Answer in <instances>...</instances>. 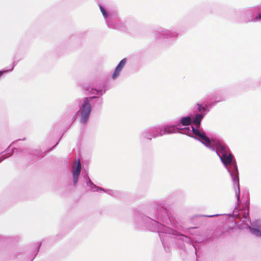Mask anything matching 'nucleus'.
I'll use <instances>...</instances> for the list:
<instances>
[{
	"mask_svg": "<svg viewBox=\"0 0 261 261\" xmlns=\"http://www.w3.org/2000/svg\"><path fill=\"white\" fill-rule=\"evenodd\" d=\"M77 165L76 166H73V181L74 185H75L77 181L79 175L81 170V164L80 163V160L79 159L76 161Z\"/></svg>",
	"mask_w": 261,
	"mask_h": 261,
	"instance_id": "obj_2",
	"label": "nucleus"
},
{
	"mask_svg": "<svg viewBox=\"0 0 261 261\" xmlns=\"http://www.w3.org/2000/svg\"><path fill=\"white\" fill-rule=\"evenodd\" d=\"M220 158L224 165L227 166L231 163L233 156L229 152H228L221 156H220Z\"/></svg>",
	"mask_w": 261,
	"mask_h": 261,
	"instance_id": "obj_4",
	"label": "nucleus"
},
{
	"mask_svg": "<svg viewBox=\"0 0 261 261\" xmlns=\"http://www.w3.org/2000/svg\"><path fill=\"white\" fill-rule=\"evenodd\" d=\"M3 73V71H0V76H1L2 75Z\"/></svg>",
	"mask_w": 261,
	"mask_h": 261,
	"instance_id": "obj_16",
	"label": "nucleus"
},
{
	"mask_svg": "<svg viewBox=\"0 0 261 261\" xmlns=\"http://www.w3.org/2000/svg\"><path fill=\"white\" fill-rule=\"evenodd\" d=\"M257 19L259 20L261 19V14L258 15V17L256 18Z\"/></svg>",
	"mask_w": 261,
	"mask_h": 261,
	"instance_id": "obj_15",
	"label": "nucleus"
},
{
	"mask_svg": "<svg viewBox=\"0 0 261 261\" xmlns=\"http://www.w3.org/2000/svg\"><path fill=\"white\" fill-rule=\"evenodd\" d=\"M217 155H219V156H220L219 153H217Z\"/></svg>",
	"mask_w": 261,
	"mask_h": 261,
	"instance_id": "obj_18",
	"label": "nucleus"
},
{
	"mask_svg": "<svg viewBox=\"0 0 261 261\" xmlns=\"http://www.w3.org/2000/svg\"><path fill=\"white\" fill-rule=\"evenodd\" d=\"M199 106V111H201L202 110L203 111H205L206 110V109L204 107H202L201 106H200L199 105H198Z\"/></svg>",
	"mask_w": 261,
	"mask_h": 261,
	"instance_id": "obj_13",
	"label": "nucleus"
},
{
	"mask_svg": "<svg viewBox=\"0 0 261 261\" xmlns=\"http://www.w3.org/2000/svg\"><path fill=\"white\" fill-rule=\"evenodd\" d=\"M217 155H219V156H220L219 153H217Z\"/></svg>",
	"mask_w": 261,
	"mask_h": 261,
	"instance_id": "obj_19",
	"label": "nucleus"
},
{
	"mask_svg": "<svg viewBox=\"0 0 261 261\" xmlns=\"http://www.w3.org/2000/svg\"><path fill=\"white\" fill-rule=\"evenodd\" d=\"M192 129L194 135H195L196 131H199L198 130L195 129L194 126L192 127Z\"/></svg>",
	"mask_w": 261,
	"mask_h": 261,
	"instance_id": "obj_14",
	"label": "nucleus"
},
{
	"mask_svg": "<svg viewBox=\"0 0 261 261\" xmlns=\"http://www.w3.org/2000/svg\"><path fill=\"white\" fill-rule=\"evenodd\" d=\"M171 130L170 127H166L164 129V134L170 133Z\"/></svg>",
	"mask_w": 261,
	"mask_h": 261,
	"instance_id": "obj_12",
	"label": "nucleus"
},
{
	"mask_svg": "<svg viewBox=\"0 0 261 261\" xmlns=\"http://www.w3.org/2000/svg\"><path fill=\"white\" fill-rule=\"evenodd\" d=\"M99 8L103 16L107 17L108 15L105 9L101 6H99Z\"/></svg>",
	"mask_w": 261,
	"mask_h": 261,
	"instance_id": "obj_11",
	"label": "nucleus"
},
{
	"mask_svg": "<svg viewBox=\"0 0 261 261\" xmlns=\"http://www.w3.org/2000/svg\"><path fill=\"white\" fill-rule=\"evenodd\" d=\"M216 145L218 150L222 154V155L229 152V148L220 142L218 141L216 142Z\"/></svg>",
	"mask_w": 261,
	"mask_h": 261,
	"instance_id": "obj_5",
	"label": "nucleus"
},
{
	"mask_svg": "<svg viewBox=\"0 0 261 261\" xmlns=\"http://www.w3.org/2000/svg\"><path fill=\"white\" fill-rule=\"evenodd\" d=\"M248 228L252 234L255 235L256 236L261 237V230L259 229L258 227L253 228L249 227Z\"/></svg>",
	"mask_w": 261,
	"mask_h": 261,
	"instance_id": "obj_8",
	"label": "nucleus"
},
{
	"mask_svg": "<svg viewBox=\"0 0 261 261\" xmlns=\"http://www.w3.org/2000/svg\"><path fill=\"white\" fill-rule=\"evenodd\" d=\"M91 111V105L88 98H86L81 108V122L83 124L86 123L89 117Z\"/></svg>",
	"mask_w": 261,
	"mask_h": 261,
	"instance_id": "obj_1",
	"label": "nucleus"
},
{
	"mask_svg": "<svg viewBox=\"0 0 261 261\" xmlns=\"http://www.w3.org/2000/svg\"><path fill=\"white\" fill-rule=\"evenodd\" d=\"M203 117V116L202 114H197L193 120V123L197 126V127L200 126L201 121Z\"/></svg>",
	"mask_w": 261,
	"mask_h": 261,
	"instance_id": "obj_6",
	"label": "nucleus"
},
{
	"mask_svg": "<svg viewBox=\"0 0 261 261\" xmlns=\"http://www.w3.org/2000/svg\"><path fill=\"white\" fill-rule=\"evenodd\" d=\"M95 98V97H90V100H91L92 99Z\"/></svg>",
	"mask_w": 261,
	"mask_h": 261,
	"instance_id": "obj_17",
	"label": "nucleus"
},
{
	"mask_svg": "<svg viewBox=\"0 0 261 261\" xmlns=\"http://www.w3.org/2000/svg\"><path fill=\"white\" fill-rule=\"evenodd\" d=\"M212 141L215 142L214 140L211 141L207 137H206L203 140L202 143L204 144L206 146L210 147Z\"/></svg>",
	"mask_w": 261,
	"mask_h": 261,
	"instance_id": "obj_9",
	"label": "nucleus"
},
{
	"mask_svg": "<svg viewBox=\"0 0 261 261\" xmlns=\"http://www.w3.org/2000/svg\"><path fill=\"white\" fill-rule=\"evenodd\" d=\"M195 135L197 136H198L199 137H200L201 139H202V140L205 138L207 136H206V134L204 132H202V133H200L199 131H196V133H195Z\"/></svg>",
	"mask_w": 261,
	"mask_h": 261,
	"instance_id": "obj_10",
	"label": "nucleus"
},
{
	"mask_svg": "<svg viewBox=\"0 0 261 261\" xmlns=\"http://www.w3.org/2000/svg\"><path fill=\"white\" fill-rule=\"evenodd\" d=\"M192 119L190 117H183L181 119V123L183 126L189 125L191 123Z\"/></svg>",
	"mask_w": 261,
	"mask_h": 261,
	"instance_id": "obj_7",
	"label": "nucleus"
},
{
	"mask_svg": "<svg viewBox=\"0 0 261 261\" xmlns=\"http://www.w3.org/2000/svg\"><path fill=\"white\" fill-rule=\"evenodd\" d=\"M126 62V59H123L121 61L119 62L118 66L116 67L115 70L114 71V73H113L112 75V77L113 79H115L117 78V77L119 75L120 71L122 70V68L124 67V65H125V63Z\"/></svg>",
	"mask_w": 261,
	"mask_h": 261,
	"instance_id": "obj_3",
	"label": "nucleus"
}]
</instances>
